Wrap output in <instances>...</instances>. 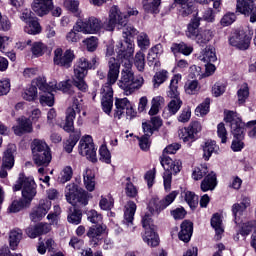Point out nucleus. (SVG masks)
Returning <instances> with one entry per match:
<instances>
[{"instance_id":"69168bd1","label":"nucleus","mask_w":256,"mask_h":256,"mask_svg":"<svg viewBox=\"0 0 256 256\" xmlns=\"http://www.w3.org/2000/svg\"><path fill=\"white\" fill-rule=\"evenodd\" d=\"M97 41L98 39L95 36H91L90 38L86 39L85 43H86L87 51H89L90 53L97 51V47H98Z\"/></svg>"},{"instance_id":"49530a36","label":"nucleus","mask_w":256,"mask_h":256,"mask_svg":"<svg viewBox=\"0 0 256 256\" xmlns=\"http://www.w3.org/2000/svg\"><path fill=\"white\" fill-rule=\"evenodd\" d=\"M99 161L101 163H106V165H111V152L109 151V148H107V145L102 144L99 148Z\"/></svg>"},{"instance_id":"0eeeda50","label":"nucleus","mask_w":256,"mask_h":256,"mask_svg":"<svg viewBox=\"0 0 256 256\" xmlns=\"http://www.w3.org/2000/svg\"><path fill=\"white\" fill-rule=\"evenodd\" d=\"M181 79V75L175 74L169 85V91L167 92V96L172 99L168 103V111L170 115H177L179 109L183 107V100H181V94L179 93V80Z\"/></svg>"},{"instance_id":"c756f323","label":"nucleus","mask_w":256,"mask_h":256,"mask_svg":"<svg viewBox=\"0 0 256 256\" xmlns=\"http://www.w3.org/2000/svg\"><path fill=\"white\" fill-rule=\"evenodd\" d=\"M83 219V211L79 209V206H73L69 208L67 221L72 225H79Z\"/></svg>"},{"instance_id":"58836bf2","label":"nucleus","mask_w":256,"mask_h":256,"mask_svg":"<svg viewBox=\"0 0 256 256\" xmlns=\"http://www.w3.org/2000/svg\"><path fill=\"white\" fill-rule=\"evenodd\" d=\"M79 139H81V134H70L69 138L64 142V151L68 154L73 153V149L75 148V145L79 143Z\"/></svg>"},{"instance_id":"7c9ffc66","label":"nucleus","mask_w":256,"mask_h":256,"mask_svg":"<svg viewBox=\"0 0 256 256\" xmlns=\"http://www.w3.org/2000/svg\"><path fill=\"white\" fill-rule=\"evenodd\" d=\"M200 59L204 61V63H215V61H217L215 47L211 45L206 46L201 52Z\"/></svg>"},{"instance_id":"a19ab883","label":"nucleus","mask_w":256,"mask_h":256,"mask_svg":"<svg viewBox=\"0 0 256 256\" xmlns=\"http://www.w3.org/2000/svg\"><path fill=\"white\" fill-rule=\"evenodd\" d=\"M256 229V221L250 220L241 224L239 233L242 237H249Z\"/></svg>"},{"instance_id":"3c124183","label":"nucleus","mask_w":256,"mask_h":256,"mask_svg":"<svg viewBox=\"0 0 256 256\" xmlns=\"http://www.w3.org/2000/svg\"><path fill=\"white\" fill-rule=\"evenodd\" d=\"M238 97V105H243L247 103V99H249V86L245 84L242 88L237 91Z\"/></svg>"},{"instance_id":"a18cd8bd","label":"nucleus","mask_w":256,"mask_h":256,"mask_svg":"<svg viewBox=\"0 0 256 256\" xmlns=\"http://www.w3.org/2000/svg\"><path fill=\"white\" fill-rule=\"evenodd\" d=\"M39 101L42 107H53L55 105V94L49 92L40 94Z\"/></svg>"},{"instance_id":"13d9d810","label":"nucleus","mask_w":256,"mask_h":256,"mask_svg":"<svg viewBox=\"0 0 256 256\" xmlns=\"http://www.w3.org/2000/svg\"><path fill=\"white\" fill-rule=\"evenodd\" d=\"M166 81H167V70H162L160 72H157L154 75V78H153L154 87H159L160 85H163V83Z\"/></svg>"},{"instance_id":"09e8293b","label":"nucleus","mask_w":256,"mask_h":256,"mask_svg":"<svg viewBox=\"0 0 256 256\" xmlns=\"http://www.w3.org/2000/svg\"><path fill=\"white\" fill-rule=\"evenodd\" d=\"M64 6L68 11H70V13H73L75 17H79L81 15V12L79 11V1L66 0L64 2Z\"/></svg>"},{"instance_id":"bb28decb","label":"nucleus","mask_w":256,"mask_h":256,"mask_svg":"<svg viewBox=\"0 0 256 256\" xmlns=\"http://www.w3.org/2000/svg\"><path fill=\"white\" fill-rule=\"evenodd\" d=\"M170 50H171V53H173V55L175 57H177V55H179V54L189 57V55H191V53H193L192 46L187 45V43H185V42L172 43Z\"/></svg>"},{"instance_id":"f03ea898","label":"nucleus","mask_w":256,"mask_h":256,"mask_svg":"<svg viewBox=\"0 0 256 256\" xmlns=\"http://www.w3.org/2000/svg\"><path fill=\"white\" fill-rule=\"evenodd\" d=\"M13 191H22V198L12 201L8 207L9 213H19L23 209H29L33 199L37 196V183L33 177H27L25 172L19 174L16 184L13 186Z\"/></svg>"},{"instance_id":"603ef678","label":"nucleus","mask_w":256,"mask_h":256,"mask_svg":"<svg viewBox=\"0 0 256 256\" xmlns=\"http://www.w3.org/2000/svg\"><path fill=\"white\" fill-rule=\"evenodd\" d=\"M37 86H35L34 84H31L24 92L23 94V99H25V101H35V99H37Z\"/></svg>"},{"instance_id":"e2e57ef3","label":"nucleus","mask_w":256,"mask_h":256,"mask_svg":"<svg viewBox=\"0 0 256 256\" xmlns=\"http://www.w3.org/2000/svg\"><path fill=\"white\" fill-rule=\"evenodd\" d=\"M217 135L221 139V143H227V128H225V123L220 122L217 125Z\"/></svg>"},{"instance_id":"7ed1b4c3","label":"nucleus","mask_w":256,"mask_h":256,"mask_svg":"<svg viewBox=\"0 0 256 256\" xmlns=\"http://www.w3.org/2000/svg\"><path fill=\"white\" fill-rule=\"evenodd\" d=\"M109 71L107 74V83L104 85L103 92L104 95L101 99L102 111L106 115H111L113 111V85L117 83L119 79V69H121V64L117 59L110 58L108 62Z\"/></svg>"},{"instance_id":"9d476101","label":"nucleus","mask_w":256,"mask_h":256,"mask_svg":"<svg viewBox=\"0 0 256 256\" xmlns=\"http://www.w3.org/2000/svg\"><path fill=\"white\" fill-rule=\"evenodd\" d=\"M179 195V192L172 191L168 195H166L162 200H159V198H152L147 206L148 211L151 213V215H160L161 211H165L177 199V196Z\"/></svg>"},{"instance_id":"393cba45","label":"nucleus","mask_w":256,"mask_h":256,"mask_svg":"<svg viewBox=\"0 0 256 256\" xmlns=\"http://www.w3.org/2000/svg\"><path fill=\"white\" fill-rule=\"evenodd\" d=\"M230 129L234 139H245V122H243V119L236 118Z\"/></svg>"},{"instance_id":"412c9836","label":"nucleus","mask_w":256,"mask_h":256,"mask_svg":"<svg viewBox=\"0 0 256 256\" xmlns=\"http://www.w3.org/2000/svg\"><path fill=\"white\" fill-rule=\"evenodd\" d=\"M18 125L13 126V132L18 137H21V135H25V133H32L33 132V124L31 123V120L27 119L26 117L19 118Z\"/></svg>"},{"instance_id":"2eb2a0df","label":"nucleus","mask_w":256,"mask_h":256,"mask_svg":"<svg viewBox=\"0 0 256 256\" xmlns=\"http://www.w3.org/2000/svg\"><path fill=\"white\" fill-rule=\"evenodd\" d=\"M78 151L79 155L86 157L91 163H97V148L91 135H86L80 140Z\"/></svg>"},{"instance_id":"774afa93","label":"nucleus","mask_w":256,"mask_h":256,"mask_svg":"<svg viewBox=\"0 0 256 256\" xmlns=\"http://www.w3.org/2000/svg\"><path fill=\"white\" fill-rule=\"evenodd\" d=\"M225 89V85L221 84V82H216L212 87L213 97H221L225 93Z\"/></svg>"},{"instance_id":"de8ad7c7","label":"nucleus","mask_w":256,"mask_h":256,"mask_svg":"<svg viewBox=\"0 0 256 256\" xmlns=\"http://www.w3.org/2000/svg\"><path fill=\"white\" fill-rule=\"evenodd\" d=\"M245 209H247V204L245 202H242L241 204H233L232 215L236 224L239 223V216L243 215V211H245Z\"/></svg>"},{"instance_id":"0e129e2a","label":"nucleus","mask_w":256,"mask_h":256,"mask_svg":"<svg viewBox=\"0 0 256 256\" xmlns=\"http://www.w3.org/2000/svg\"><path fill=\"white\" fill-rule=\"evenodd\" d=\"M125 193L127 197H130V199H135V197H137V194H138L137 187H135L133 182L129 181L126 183Z\"/></svg>"},{"instance_id":"e433bc0d","label":"nucleus","mask_w":256,"mask_h":256,"mask_svg":"<svg viewBox=\"0 0 256 256\" xmlns=\"http://www.w3.org/2000/svg\"><path fill=\"white\" fill-rule=\"evenodd\" d=\"M195 39L200 47H205V45H207V43L213 39V31L207 29L201 30L196 35Z\"/></svg>"},{"instance_id":"c85d7f7f","label":"nucleus","mask_w":256,"mask_h":256,"mask_svg":"<svg viewBox=\"0 0 256 256\" xmlns=\"http://www.w3.org/2000/svg\"><path fill=\"white\" fill-rule=\"evenodd\" d=\"M75 117H77V113L75 112V109L68 108L66 110V120L63 126V129L64 131H66V133H75V124H74Z\"/></svg>"},{"instance_id":"4d7b16f0","label":"nucleus","mask_w":256,"mask_h":256,"mask_svg":"<svg viewBox=\"0 0 256 256\" xmlns=\"http://www.w3.org/2000/svg\"><path fill=\"white\" fill-rule=\"evenodd\" d=\"M151 136L144 134L141 137H138L139 147L142 151H149L151 148Z\"/></svg>"},{"instance_id":"5701e85b","label":"nucleus","mask_w":256,"mask_h":256,"mask_svg":"<svg viewBox=\"0 0 256 256\" xmlns=\"http://www.w3.org/2000/svg\"><path fill=\"white\" fill-rule=\"evenodd\" d=\"M180 232L178 233V238L184 243H189L191 237H193V223L191 220H184L180 226Z\"/></svg>"},{"instance_id":"680f3d73","label":"nucleus","mask_w":256,"mask_h":256,"mask_svg":"<svg viewBox=\"0 0 256 256\" xmlns=\"http://www.w3.org/2000/svg\"><path fill=\"white\" fill-rule=\"evenodd\" d=\"M178 5H182L181 15L182 17H189V15L193 14L195 11V6L191 3H178Z\"/></svg>"},{"instance_id":"b1692460","label":"nucleus","mask_w":256,"mask_h":256,"mask_svg":"<svg viewBox=\"0 0 256 256\" xmlns=\"http://www.w3.org/2000/svg\"><path fill=\"white\" fill-rule=\"evenodd\" d=\"M47 233H49V226L43 223H38L26 229V234L30 237V239H37V237L47 235Z\"/></svg>"},{"instance_id":"338daca9","label":"nucleus","mask_w":256,"mask_h":256,"mask_svg":"<svg viewBox=\"0 0 256 256\" xmlns=\"http://www.w3.org/2000/svg\"><path fill=\"white\" fill-rule=\"evenodd\" d=\"M190 119H191V107L187 106L182 110L181 114L178 116V121L180 123H188Z\"/></svg>"},{"instance_id":"f704fd0d","label":"nucleus","mask_w":256,"mask_h":256,"mask_svg":"<svg viewBox=\"0 0 256 256\" xmlns=\"http://www.w3.org/2000/svg\"><path fill=\"white\" fill-rule=\"evenodd\" d=\"M84 185L87 191L93 193L95 191V172L89 168L83 174Z\"/></svg>"},{"instance_id":"a211bd4d","label":"nucleus","mask_w":256,"mask_h":256,"mask_svg":"<svg viewBox=\"0 0 256 256\" xmlns=\"http://www.w3.org/2000/svg\"><path fill=\"white\" fill-rule=\"evenodd\" d=\"M52 202L49 199H41L39 203L34 206L30 212V219L33 223L43 221L45 215L49 213L52 207Z\"/></svg>"},{"instance_id":"4468645a","label":"nucleus","mask_w":256,"mask_h":256,"mask_svg":"<svg viewBox=\"0 0 256 256\" xmlns=\"http://www.w3.org/2000/svg\"><path fill=\"white\" fill-rule=\"evenodd\" d=\"M75 59V51L71 49H66L63 51V48H56L54 50L53 63L57 67H62V69H71Z\"/></svg>"},{"instance_id":"423d86ee","label":"nucleus","mask_w":256,"mask_h":256,"mask_svg":"<svg viewBox=\"0 0 256 256\" xmlns=\"http://www.w3.org/2000/svg\"><path fill=\"white\" fill-rule=\"evenodd\" d=\"M153 215L146 213L142 217V227L145 230L142 235V239L144 243L148 245V247H159L161 243V239L159 238V233H157V226H155L153 221Z\"/></svg>"},{"instance_id":"9b49d317","label":"nucleus","mask_w":256,"mask_h":256,"mask_svg":"<svg viewBox=\"0 0 256 256\" xmlns=\"http://www.w3.org/2000/svg\"><path fill=\"white\" fill-rule=\"evenodd\" d=\"M31 7L32 11H34L38 17H45V15H49L51 11L53 17H61L62 10L60 7L53 10V0H33Z\"/></svg>"},{"instance_id":"4be33fe9","label":"nucleus","mask_w":256,"mask_h":256,"mask_svg":"<svg viewBox=\"0 0 256 256\" xmlns=\"http://www.w3.org/2000/svg\"><path fill=\"white\" fill-rule=\"evenodd\" d=\"M32 159L37 167H48L49 163H51V160L53 159V156L51 155V148L38 152V155L33 154Z\"/></svg>"},{"instance_id":"f3484780","label":"nucleus","mask_w":256,"mask_h":256,"mask_svg":"<svg viewBox=\"0 0 256 256\" xmlns=\"http://www.w3.org/2000/svg\"><path fill=\"white\" fill-rule=\"evenodd\" d=\"M256 0H236V13L250 17V23H256Z\"/></svg>"},{"instance_id":"a878e982","label":"nucleus","mask_w":256,"mask_h":256,"mask_svg":"<svg viewBox=\"0 0 256 256\" xmlns=\"http://www.w3.org/2000/svg\"><path fill=\"white\" fill-rule=\"evenodd\" d=\"M217 187V174L211 172L206 175L200 184V189L203 193H207V191H213Z\"/></svg>"},{"instance_id":"2f4dec72","label":"nucleus","mask_w":256,"mask_h":256,"mask_svg":"<svg viewBox=\"0 0 256 256\" xmlns=\"http://www.w3.org/2000/svg\"><path fill=\"white\" fill-rule=\"evenodd\" d=\"M142 6L145 13L151 15H158L159 7H161V0H142Z\"/></svg>"},{"instance_id":"39448f33","label":"nucleus","mask_w":256,"mask_h":256,"mask_svg":"<svg viewBox=\"0 0 256 256\" xmlns=\"http://www.w3.org/2000/svg\"><path fill=\"white\" fill-rule=\"evenodd\" d=\"M65 197L72 207H87L91 194L79 185L71 183L66 186Z\"/></svg>"},{"instance_id":"8fccbe9b","label":"nucleus","mask_w":256,"mask_h":256,"mask_svg":"<svg viewBox=\"0 0 256 256\" xmlns=\"http://www.w3.org/2000/svg\"><path fill=\"white\" fill-rule=\"evenodd\" d=\"M185 201L189 205L190 209H197V205H199V198L195 195V192L187 191L185 193Z\"/></svg>"},{"instance_id":"1a4fd4ad","label":"nucleus","mask_w":256,"mask_h":256,"mask_svg":"<svg viewBox=\"0 0 256 256\" xmlns=\"http://www.w3.org/2000/svg\"><path fill=\"white\" fill-rule=\"evenodd\" d=\"M251 39H253V32L245 30H235L229 37V45L239 49V51H247L251 47Z\"/></svg>"},{"instance_id":"20e7f679","label":"nucleus","mask_w":256,"mask_h":256,"mask_svg":"<svg viewBox=\"0 0 256 256\" xmlns=\"http://www.w3.org/2000/svg\"><path fill=\"white\" fill-rule=\"evenodd\" d=\"M87 219L90 223H93L86 232V237L90 239L92 247H99L103 241V237L109 235V229L107 224L103 223V215L99 214L96 210H90L87 212Z\"/></svg>"},{"instance_id":"dca6fc26","label":"nucleus","mask_w":256,"mask_h":256,"mask_svg":"<svg viewBox=\"0 0 256 256\" xmlns=\"http://www.w3.org/2000/svg\"><path fill=\"white\" fill-rule=\"evenodd\" d=\"M102 25L103 23L99 18L91 16L80 24L77 22L76 31H81V33H85L86 35H97L101 31Z\"/></svg>"},{"instance_id":"72a5a7b5","label":"nucleus","mask_w":256,"mask_h":256,"mask_svg":"<svg viewBox=\"0 0 256 256\" xmlns=\"http://www.w3.org/2000/svg\"><path fill=\"white\" fill-rule=\"evenodd\" d=\"M215 147H217V142L215 140H207L201 145L204 161H209L211 159L213 153H215Z\"/></svg>"},{"instance_id":"6ab92c4d","label":"nucleus","mask_w":256,"mask_h":256,"mask_svg":"<svg viewBox=\"0 0 256 256\" xmlns=\"http://www.w3.org/2000/svg\"><path fill=\"white\" fill-rule=\"evenodd\" d=\"M121 75L120 83L124 85L126 93H133L135 89L141 87V84L139 82L137 83V80H135V74L131 70H122Z\"/></svg>"},{"instance_id":"79ce46f5","label":"nucleus","mask_w":256,"mask_h":256,"mask_svg":"<svg viewBox=\"0 0 256 256\" xmlns=\"http://www.w3.org/2000/svg\"><path fill=\"white\" fill-rule=\"evenodd\" d=\"M2 166L6 169L11 170L15 166V156L13 155V150L8 148L2 158Z\"/></svg>"},{"instance_id":"6e6552de","label":"nucleus","mask_w":256,"mask_h":256,"mask_svg":"<svg viewBox=\"0 0 256 256\" xmlns=\"http://www.w3.org/2000/svg\"><path fill=\"white\" fill-rule=\"evenodd\" d=\"M160 163L165 170L166 176H164V189L165 191H171V180L174 175L181 172V161H175L169 156L160 157Z\"/></svg>"},{"instance_id":"f8f14e48","label":"nucleus","mask_w":256,"mask_h":256,"mask_svg":"<svg viewBox=\"0 0 256 256\" xmlns=\"http://www.w3.org/2000/svg\"><path fill=\"white\" fill-rule=\"evenodd\" d=\"M126 110V117L130 121L137 117V112L135 111V106L128 98H116L115 99V110H114V118L121 119L123 117Z\"/></svg>"},{"instance_id":"aec40b11","label":"nucleus","mask_w":256,"mask_h":256,"mask_svg":"<svg viewBox=\"0 0 256 256\" xmlns=\"http://www.w3.org/2000/svg\"><path fill=\"white\" fill-rule=\"evenodd\" d=\"M95 63H97L95 58L92 59V62H89L85 57L80 58L74 65V76H87L89 69H95Z\"/></svg>"},{"instance_id":"bf43d9fd","label":"nucleus","mask_w":256,"mask_h":256,"mask_svg":"<svg viewBox=\"0 0 256 256\" xmlns=\"http://www.w3.org/2000/svg\"><path fill=\"white\" fill-rule=\"evenodd\" d=\"M86 76H75L76 80H74V85L79 89V91H82V93H86L88 86L87 82H85Z\"/></svg>"},{"instance_id":"cd10ccee","label":"nucleus","mask_w":256,"mask_h":256,"mask_svg":"<svg viewBox=\"0 0 256 256\" xmlns=\"http://www.w3.org/2000/svg\"><path fill=\"white\" fill-rule=\"evenodd\" d=\"M201 26V17L194 16L191 18L190 22L187 25V30H186V36L189 37L190 39L193 37H197L199 32V27Z\"/></svg>"},{"instance_id":"ddd939ff","label":"nucleus","mask_w":256,"mask_h":256,"mask_svg":"<svg viewBox=\"0 0 256 256\" xmlns=\"http://www.w3.org/2000/svg\"><path fill=\"white\" fill-rule=\"evenodd\" d=\"M201 122L199 121H192L189 126L184 127L179 132V137L183 141L187 147H191L197 139H199V136L197 134L201 133Z\"/></svg>"},{"instance_id":"c03bdc74","label":"nucleus","mask_w":256,"mask_h":256,"mask_svg":"<svg viewBox=\"0 0 256 256\" xmlns=\"http://www.w3.org/2000/svg\"><path fill=\"white\" fill-rule=\"evenodd\" d=\"M209 173V168L207 164H202L201 167H196L192 172V179L194 181H201Z\"/></svg>"},{"instance_id":"5fc2aeb1","label":"nucleus","mask_w":256,"mask_h":256,"mask_svg":"<svg viewBox=\"0 0 256 256\" xmlns=\"http://www.w3.org/2000/svg\"><path fill=\"white\" fill-rule=\"evenodd\" d=\"M210 109H211V98H206L200 105L196 107L195 112L200 113V115H207Z\"/></svg>"},{"instance_id":"473e14b6","label":"nucleus","mask_w":256,"mask_h":256,"mask_svg":"<svg viewBox=\"0 0 256 256\" xmlns=\"http://www.w3.org/2000/svg\"><path fill=\"white\" fill-rule=\"evenodd\" d=\"M24 31L25 33H28V35H39L43 31V28L41 27V23H39V18L36 17L26 22Z\"/></svg>"},{"instance_id":"052dcab7","label":"nucleus","mask_w":256,"mask_h":256,"mask_svg":"<svg viewBox=\"0 0 256 256\" xmlns=\"http://www.w3.org/2000/svg\"><path fill=\"white\" fill-rule=\"evenodd\" d=\"M157 171L155 170V168H153L152 170H148L145 175H144V180L147 183L148 189H151V187H153V185H155V175H156Z\"/></svg>"},{"instance_id":"ea45409f","label":"nucleus","mask_w":256,"mask_h":256,"mask_svg":"<svg viewBox=\"0 0 256 256\" xmlns=\"http://www.w3.org/2000/svg\"><path fill=\"white\" fill-rule=\"evenodd\" d=\"M21 239H23V232L21 230H12L9 235L10 249L15 251L19 247Z\"/></svg>"},{"instance_id":"f257e3e1","label":"nucleus","mask_w":256,"mask_h":256,"mask_svg":"<svg viewBox=\"0 0 256 256\" xmlns=\"http://www.w3.org/2000/svg\"><path fill=\"white\" fill-rule=\"evenodd\" d=\"M139 15L137 10H129L128 12H121L119 6L114 5L110 8L108 21L105 24L106 31H115V28L123 29L124 42H120L118 47V58L126 59L133 57L135 53V44H133V37L137 35V29L129 24V17Z\"/></svg>"},{"instance_id":"4c0bfd02","label":"nucleus","mask_w":256,"mask_h":256,"mask_svg":"<svg viewBox=\"0 0 256 256\" xmlns=\"http://www.w3.org/2000/svg\"><path fill=\"white\" fill-rule=\"evenodd\" d=\"M47 149H50V147L47 144V142H45V140L35 138L31 142L32 155H38V153H41L43 151H47Z\"/></svg>"},{"instance_id":"864d4df0","label":"nucleus","mask_w":256,"mask_h":256,"mask_svg":"<svg viewBox=\"0 0 256 256\" xmlns=\"http://www.w3.org/2000/svg\"><path fill=\"white\" fill-rule=\"evenodd\" d=\"M134 65L138 71H145V54L141 51L137 52L134 58Z\"/></svg>"},{"instance_id":"37998d69","label":"nucleus","mask_w":256,"mask_h":256,"mask_svg":"<svg viewBox=\"0 0 256 256\" xmlns=\"http://www.w3.org/2000/svg\"><path fill=\"white\" fill-rule=\"evenodd\" d=\"M47 51V45L43 42H34L31 47V52L34 57H43Z\"/></svg>"},{"instance_id":"c9c22d12","label":"nucleus","mask_w":256,"mask_h":256,"mask_svg":"<svg viewBox=\"0 0 256 256\" xmlns=\"http://www.w3.org/2000/svg\"><path fill=\"white\" fill-rule=\"evenodd\" d=\"M128 207L124 211V220L127 225H133V220L135 219V213L137 211V204L134 201H128Z\"/></svg>"},{"instance_id":"6e6d98bb","label":"nucleus","mask_w":256,"mask_h":256,"mask_svg":"<svg viewBox=\"0 0 256 256\" xmlns=\"http://www.w3.org/2000/svg\"><path fill=\"white\" fill-rule=\"evenodd\" d=\"M59 91L65 93L66 95H73L75 91H73V84H71V80H65L58 84Z\"/></svg>"}]
</instances>
